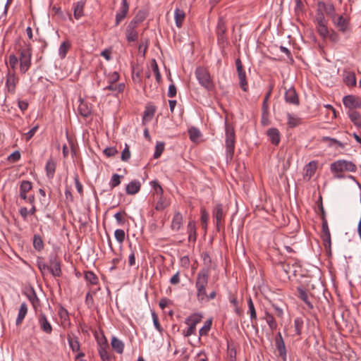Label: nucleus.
<instances>
[{"instance_id": "11", "label": "nucleus", "mask_w": 361, "mask_h": 361, "mask_svg": "<svg viewBox=\"0 0 361 361\" xmlns=\"http://www.w3.org/2000/svg\"><path fill=\"white\" fill-rule=\"evenodd\" d=\"M285 101L292 105L298 106L300 104V100L298 95L296 92L295 89L293 87H290L286 90L284 94Z\"/></svg>"}, {"instance_id": "44", "label": "nucleus", "mask_w": 361, "mask_h": 361, "mask_svg": "<svg viewBox=\"0 0 361 361\" xmlns=\"http://www.w3.org/2000/svg\"><path fill=\"white\" fill-rule=\"evenodd\" d=\"M85 279L92 285H95L98 282L97 276L91 271L85 272Z\"/></svg>"}, {"instance_id": "3", "label": "nucleus", "mask_w": 361, "mask_h": 361, "mask_svg": "<svg viewBox=\"0 0 361 361\" xmlns=\"http://www.w3.org/2000/svg\"><path fill=\"white\" fill-rule=\"evenodd\" d=\"M195 76L199 83L208 91L214 89V85L208 70L199 66L195 70Z\"/></svg>"}, {"instance_id": "31", "label": "nucleus", "mask_w": 361, "mask_h": 361, "mask_svg": "<svg viewBox=\"0 0 361 361\" xmlns=\"http://www.w3.org/2000/svg\"><path fill=\"white\" fill-rule=\"evenodd\" d=\"M185 12L179 8H176L174 11V18L176 25L178 27H180L183 25V22L185 19Z\"/></svg>"}, {"instance_id": "46", "label": "nucleus", "mask_w": 361, "mask_h": 361, "mask_svg": "<svg viewBox=\"0 0 361 361\" xmlns=\"http://www.w3.org/2000/svg\"><path fill=\"white\" fill-rule=\"evenodd\" d=\"M33 246L35 250L40 251L43 249L44 243L42 238L39 235H35L33 237Z\"/></svg>"}, {"instance_id": "52", "label": "nucleus", "mask_w": 361, "mask_h": 361, "mask_svg": "<svg viewBox=\"0 0 361 361\" xmlns=\"http://www.w3.org/2000/svg\"><path fill=\"white\" fill-rule=\"evenodd\" d=\"M152 68L155 74L156 80L157 82H159L161 80V75L159 70L158 65L155 59H153L152 61Z\"/></svg>"}, {"instance_id": "48", "label": "nucleus", "mask_w": 361, "mask_h": 361, "mask_svg": "<svg viewBox=\"0 0 361 361\" xmlns=\"http://www.w3.org/2000/svg\"><path fill=\"white\" fill-rule=\"evenodd\" d=\"M122 178V176H120L117 173L113 174L110 182H109V186L111 189L117 187L121 184V178Z\"/></svg>"}, {"instance_id": "21", "label": "nucleus", "mask_w": 361, "mask_h": 361, "mask_svg": "<svg viewBox=\"0 0 361 361\" xmlns=\"http://www.w3.org/2000/svg\"><path fill=\"white\" fill-rule=\"evenodd\" d=\"M141 183L139 180H134L130 182L126 188V192L128 195H135L140 190Z\"/></svg>"}, {"instance_id": "5", "label": "nucleus", "mask_w": 361, "mask_h": 361, "mask_svg": "<svg viewBox=\"0 0 361 361\" xmlns=\"http://www.w3.org/2000/svg\"><path fill=\"white\" fill-rule=\"evenodd\" d=\"M235 130L234 128L228 124H226V160L231 161L235 149Z\"/></svg>"}, {"instance_id": "58", "label": "nucleus", "mask_w": 361, "mask_h": 361, "mask_svg": "<svg viewBox=\"0 0 361 361\" xmlns=\"http://www.w3.org/2000/svg\"><path fill=\"white\" fill-rule=\"evenodd\" d=\"M164 149V145L162 142H159L156 145V149L154 153V158L158 159Z\"/></svg>"}, {"instance_id": "2", "label": "nucleus", "mask_w": 361, "mask_h": 361, "mask_svg": "<svg viewBox=\"0 0 361 361\" xmlns=\"http://www.w3.org/2000/svg\"><path fill=\"white\" fill-rule=\"evenodd\" d=\"M330 169L334 173V178L340 179L345 177L343 173V171L355 172L357 167L352 161L342 159L332 163L330 166Z\"/></svg>"}, {"instance_id": "61", "label": "nucleus", "mask_w": 361, "mask_h": 361, "mask_svg": "<svg viewBox=\"0 0 361 361\" xmlns=\"http://www.w3.org/2000/svg\"><path fill=\"white\" fill-rule=\"evenodd\" d=\"M209 219V214L204 209H201V221L203 228H206L207 226V221Z\"/></svg>"}, {"instance_id": "62", "label": "nucleus", "mask_w": 361, "mask_h": 361, "mask_svg": "<svg viewBox=\"0 0 361 361\" xmlns=\"http://www.w3.org/2000/svg\"><path fill=\"white\" fill-rule=\"evenodd\" d=\"M103 152L106 157H111L116 155L118 153V150L115 147H111L105 148Z\"/></svg>"}, {"instance_id": "32", "label": "nucleus", "mask_w": 361, "mask_h": 361, "mask_svg": "<svg viewBox=\"0 0 361 361\" xmlns=\"http://www.w3.org/2000/svg\"><path fill=\"white\" fill-rule=\"evenodd\" d=\"M188 240L195 242L196 240V227L194 221H189L188 224Z\"/></svg>"}, {"instance_id": "33", "label": "nucleus", "mask_w": 361, "mask_h": 361, "mask_svg": "<svg viewBox=\"0 0 361 361\" xmlns=\"http://www.w3.org/2000/svg\"><path fill=\"white\" fill-rule=\"evenodd\" d=\"M237 72H238V78H239V81H240V87L243 91L246 92L247 90L248 85H247V82L246 80L245 71L244 70H242V71H238Z\"/></svg>"}, {"instance_id": "28", "label": "nucleus", "mask_w": 361, "mask_h": 361, "mask_svg": "<svg viewBox=\"0 0 361 361\" xmlns=\"http://www.w3.org/2000/svg\"><path fill=\"white\" fill-rule=\"evenodd\" d=\"M85 2L80 1L73 6L74 17L75 19H80L84 15Z\"/></svg>"}, {"instance_id": "43", "label": "nucleus", "mask_w": 361, "mask_h": 361, "mask_svg": "<svg viewBox=\"0 0 361 361\" xmlns=\"http://www.w3.org/2000/svg\"><path fill=\"white\" fill-rule=\"evenodd\" d=\"M212 324V319H209L204 322V326L199 331V334L200 336L207 335L208 332L211 329Z\"/></svg>"}, {"instance_id": "50", "label": "nucleus", "mask_w": 361, "mask_h": 361, "mask_svg": "<svg viewBox=\"0 0 361 361\" xmlns=\"http://www.w3.org/2000/svg\"><path fill=\"white\" fill-rule=\"evenodd\" d=\"M303 322L300 318H296L294 320L295 332L298 336L301 335Z\"/></svg>"}, {"instance_id": "8", "label": "nucleus", "mask_w": 361, "mask_h": 361, "mask_svg": "<svg viewBox=\"0 0 361 361\" xmlns=\"http://www.w3.org/2000/svg\"><path fill=\"white\" fill-rule=\"evenodd\" d=\"M225 215L226 212L221 204H217L214 207L212 216L216 220V226L218 231H220Z\"/></svg>"}, {"instance_id": "15", "label": "nucleus", "mask_w": 361, "mask_h": 361, "mask_svg": "<svg viewBox=\"0 0 361 361\" xmlns=\"http://www.w3.org/2000/svg\"><path fill=\"white\" fill-rule=\"evenodd\" d=\"M98 352L101 359L103 361H109V355L108 353L109 345L106 340L104 338L102 341H98Z\"/></svg>"}, {"instance_id": "38", "label": "nucleus", "mask_w": 361, "mask_h": 361, "mask_svg": "<svg viewBox=\"0 0 361 361\" xmlns=\"http://www.w3.org/2000/svg\"><path fill=\"white\" fill-rule=\"evenodd\" d=\"M247 305H248V314H250V319L252 322L255 320L256 322L257 320V314L255 307L254 306V303L252 302V300L251 298H249L247 300Z\"/></svg>"}, {"instance_id": "14", "label": "nucleus", "mask_w": 361, "mask_h": 361, "mask_svg": "<svg viewBox=\"0 0 361 361\" xmlns=\"http://www.w3.org/2000/svg\"><path fill=\"white\" fill-rule=\"evenodd\" d=\"M276 348L278 350L279 355L281 357L283 361L286 360V348L282 338L281 334L280 332L278 333L277 336L275 340Z\"/></svg>"}, {"instance_id": "1", "label": "nucleus", "mask_w": 361, "mask_h": 361, "mask_svg": "<svg viewBox=\"0 0 361 361\" xmlns=\"http://www.w3.org/2000/svg\"><path fill=\"white\" fill-rule=\"evenodd\" d=\"M209 280V269L204 267L197 274L195 279L196 297L200 302H207L214 300L216 296V290L207 293V288Z\"/></svg>"}, {"instance_id": "17", "label": "nucleus", "mask_w": 361, "mask_h": 361, "mask_svg": "<svg viewBox=\"0 0 361 361\" xmlns=\"http://www.w3.org/2000/svg\"><path fill=\"white\" fill-rule=\"evenodd\" d=\"M80 101L78 108L79 114L85 118L90 116L92 114V105L83 99Z\"/></svg>"}, {"instance_id": "54", "label": "nucleus", "mask_w": 361, "mask_h": 361, "mask_svg": "<svg viewBox=\"0 0 361 361\" xmlns=\"http://www.w3.org/2000/svg\"><path fill=\"white\" fill-rule=\"evenodd\" d=\"M114 235H115L116 240L119 243H122L125 240V237H126L125 231L122 229H116L114 232Z\"/></svg>"}, {"instance_id": "30", "label": "nucleus", "mask_w": 361, "mask_h": 361, "mask_svg": "<svg viewBox=\"0 0 361 361\" xmlns=\"http://www.w3.org/2000/svg\"><path fill=\"white\" fill-rule=\"evenodd\" d=\"M27 313V307L25 302H23L20 305L18 317L16 321V325H20L22 324L24 318L25 317L26 314Z\"/></svg>"}, {"instance_id": "59", "label": "nucleus", "mask_w": 361, "mask_h": 361, "mask_svg": "<svg viewBox=\"0 0 361 361\" xmlns=\"http://www.w3.org/2000/svg\"><path fill=\"white\" fill-rule=\"evenodd\" d=\"M345 82L346 85L348 86L355 85H356V78H355V74H353V73L348 74L345 78Z\"/></svg>"}, {"instance_id": "51", "label": "nucleus", "mask_w": 361, "mask_h": 361, "mask_svg": "<svg viewBox=\"0 0 361 361\" xmlns=\"http://www.w3.org/2000/svg\"><path fill=\"white\" fill-rule=\"evenodd\" d=\"M271 92H272V88H270L269 90L267 92V94L264 98L262 109V111H264V113H268V109H269L268 101L271 97Z\"/></svg>"}, {"instance_id": "19", "label": "nucleus", "mask_w": 361, "mask_h": 361, "mask_svg": "<svg viewBox=\"0 0 361 361\" xmlns=\"http://www.w3.org/2000/svg\"><path fill=\"white\" fill-rule=\"evenodd\" d=\"M297 290L298 297L305 302L309 310H312L314 308V305L309 299L307 290L301 286L298 287Z\"/></svg>"}, {"instance_id": "40", "label": "nucleus", "mask_w": 361, "mask_h": 361, "mask_svg": "<svg viewBox=\"0 0 361 361\" xmlns=\"http://www.w3.org/2000/svg\"><path fill=\"white\" fill-rule=\"evenodd\" d=\"M150 185L154 190V192L156 195H159V197H163L164 190L158 180H154L150 182Z\"/></svg>"}, {"instance_id": "10", "label": "nucleus", "mask_w": 361, "mask_h": 361, "mask_svg": "<svg viewBox=\"0 0 361 361\" xmlns=\"http://www.w3.org/2000/svg\"><path fill=\"white\" fill-rule=\"evenodd\" d=\"M121 5L119 8V11L117 12L116 15L115 20V25L118 26L121 22L126 17L128 10H129V4L128 0H121Z\"/></svg>"}, {"instance_id": "16", "label": "nucleus", "mask_w": 361, "mask_h": 361, "mask_svg": "<svg viewBox=\"0 0 361 361\" xmlns=\"http://www.w3.org/2000/svg\"><path fill=\"white\" fill-rule=\"evenodd\" d=\"M38 323L41 329L46 334H50L52 332V326L44 314L41 313L39 315Z\"/></svg>"}, {"instance_id": "9", "label": "nucleus", "mask_w": 361, "mask_h": 361, "mask_svg": "<svg viewBox=\"0 0 361 361\" xmlns=\"http://www.w3.org/2000/svg\"><path fill=\"white\" fill-rule=\"evenodd\" d=\"M321 237L324 242V246L325 248H329L330 250L331 245V233L329 228L327 220L324 217L323 218Z\"/></svg>"}, {"instance_id": "24", "label": "nucleus", "mask_w": 361, "mask_h": 361, "mask_svg": "<svg viewBox=\"0 0 361 361\" xmlns=\"http://www.w3.org/2000/svg\"><path fill=\"white\" fill-rule=\"evenodd\" d=\"M183 226V216L179 212H177L173 218L171 222V228L174 231H178Z\"/></svg>"}, {"instance_id": "26", "label": "nucleus", "mask_w": 361, "mask_h": 361, "mask_svg": "<svg viewBox=\"0 0 361 361\" xmlns=\"http://www.w3.org/2000/svg\"><path fill=\"white\" fill-rule=\"evenodd\" d=\"M111 345L112 348L118 354H122L124 350V343L122 341L114 336L111 338Z\"/></svg>"}, {"instance_id": "53", "label": "nucleus", "mask_w": 361, "mask_h": 361, "mask_svg": "<svg viewBox=\"0 0 361 361\" xmlns=\"http://www.w3.org/2000/svg\"><path fill=\"white\" fill-rule=\"evenodd\" d=\"M316 23L317 25L326 24V20L325 19L324 15L320 9H318L317 12Z\"/></svg>"}, {"instance_id": "18", "label": "nucleus", "mask_w": 361, "mask_h": 361, "mask_svg": "<svg viewBox=\"0 0 361 361\" xmlns=\"http://www.w3.org/2000/svg\"><path fill=\"white\" fill-rule=\"evenodd\" d=\"M226 32V27L225 21L222 18H219L217 26H216V34L218 41L224 42L226 40L225 33Z\"/></svg>"}, {"instance_id": "12", "label": "nucleus", "mask_w": 361, "mask_h": 361, "mask_svg": "<svg viewBox=\"0 0 361 361\" xmlns=\"http://www.w3.org/2000/svg\"><path fill=\"white\" fill-rule=\"evenodd\" d=\"M332 21L336 28L343 33H345L348 30L349 20L343 16H336L332 19Z\"/></svg>"}, {"instance_id": "35", "label": "nucleus", "mask_w": 361, "mask_h": 361, "mask_svg": "<svg viewBox=\"0 0 361 361\" xmlns=\"http://www.w3.org/2000/svg\"><path fill=\"white\" fill-rule=\"evenodd\" d=\"M71 48V43L68 41L63 42L59 49V54L61 59L66 57L69 49Z\"/></svg>"}, {"instance_id": "56", "label": "nucleus", "mask_w": 361, "mask_h": 361, "mask_svg": "<svg viewBox=\"0 0 361 361\" xmlns=\"http://www.w3.org/2000/svg\"><path fill=\"white\" fill-rule=\"evenodd\" d=\"M130 158V152L129 149V147L127 144H126L125 148L123 149L121 152V159L123 161H127Z\"/></svg>"}, {"instance_id": "13", "label": "nucleus", "mask_w": 361, "mask_h": 361, "mask_svg": "<svg viewBox=\"0 0 361 361\" xmlns=\"http://www.w3.org/2000/svg\"><path fill=\"white\" fill-rule=\"evenodd\" d=\"M344 106L350 110L360 108L361 106V101L359 98L353 95L345 96L343 99Z\"/></svg>"}, {"instance_id": "39", "label": "nucleus", "mask_w": 361, "mask_h": 361, "mask_svg": "<svg viewBox=\"0 0 361 361\" xmlns=\"http://www.w3.org/2000/svg\"><path fill=\"white\" fill-rule=\"evenodd\" d=\"M322 141L323 142H329V147H333L335 145H338V147H339L341 148H344V147H345V145L343 143H342L341 142H340L339 140H338L335 138H331L330 137H327V136L323 137Z\"/></svg>"}, {"instance_id": "20", "label": "nucleus", "mask_w": 361, "mask_h": 361, "mask_svg": "<svg viewBox=\"0 0 361 361\" xmlns=\"http://www.w3.org/2000/svg\"><path fill=\"white\" fill-rule=\"evenodd\" d=\"M317 170V162L314 161H312L305 165L304 168V178L310 180L313 175L315 173Z\"/></svg>"}, {"instance_id": "36", "label": "nucleus", "mask_w": 361, "mask_h": 361, "mask_svg": "<svg viewBox=\"0 0 361 361\" xmlns=\"http://www.w3.org/2000/svg\"><path fill=\"white\" fill-rule=\"evenodd\" d=\"M288 125L290 128H295L300 125V118L290 114H287Z\"/></svg>"}, {"instance_id": "42", "label": "nucleus", "mask_w": 361, "mask_h": 361, "mask_svg": "<svg viewBox=\"0 0 361 361\" xmlns=\"http://www.w3.org/2000/svg\"><path fill=\"white\" fill-rule=\"evenodd\" d=\"M264 319H266V322L267 324L269 325L271 330H275L277 327V324L275 321V319L274 317L269 314V312H266Z\"/></svg>"}, {"instance_id": "7", "label": "nucleus", "mask_w": 361, "mask_h": 361, "mask_svg": "<svg viewBox=\"0 0 361 361\" xmlns=\"http://www.w3.org/2000/svg\"><path fill=\"white\" fill-rule=\"evenodd\" d=\"M18 82V78L16 76L15 72H12L8 69L6 75L5 87L6 92L11 94H15Z\"/></svg>"}, {"instance_id": "23", "label": "nucleus", "mask_w": 361, "mask_h": 361, "mask_svg": "<svg viewBox=\"0 0 361 361\" xmlns=\"http://www.w3.org/2000/svg\"><path fill=\"white\" fill-rule=\"evenodd\" d=\"M67 340L68 342V345L70 348L73 352H78L80 350V343L77 336L74 335L68 334Z\"/></svg>"}, {"instance_id": "22", "label": "nucleus", "mask_w": 361, "mask_h": 361, "mask_svg": "<svg viewBox=\"0 0 361 361\" xmlns=\"http://www.w3.org/2000/svg\"><path fill=\"white\" fill-rule=\"evenodd\" d=\"M267 135L269 137L271 143L277 145L280 142V133L277 128H271L267 130Z\"/></svg>"}, {"instance_id": "63", "label": "nucleus", "mask_w": 361, "mask_h": 361, "mask_svg": "<svg viewBox=\"0 0 361 361\" xmlns=\"http://www.w3.org/2000/svg\"><path fill=\"white\" fill-rule=\"evenodd\" d=\"M146 18L145 13L143 11H138L133 20L135 21L136 23L140 24Z\"/></svg>"}, {"instance_id": "6", "label": "nucleus", "mask_w": 361, "mask_h": 361, "mask_svg": "<svg viewBox=\"0 0 361 361\" xmlns=\"http://www.w3.org/2000/svg\"><path fill=\"white\" fill-rule=\"evenodd\" d=\"M202 318L201 314L195 313L186 319L185 323L188 325V328L185 334V336H190L195 333L196 325L201 322Z\"/></svg>"}, {"instance_id": "41", "label": "nucleus", "mask_w": 361, "mask_h": 361, "mask_svg": "<svg viewBox=\"0 0 361 361\" xmlns=\"http://www.w3.org/2000/svg\"><path fill=\"white\" fill-rule=\"evenodd\" d=\"M156 108L154 106H147L144 111L143 119L151 120L154 115Z\"/></svg>"}, {"instance_id": "55", "label": "nucleus", "mask_w": 361, "mask_h": 361, "mask_svg": "<svg viewBox=\"0 0 361 361\" xmlns=\"http://www.w3.org/2000/svg\"><path fill=\"white\" fill-rule=\"evenodd\" d=\"M317 30L319 34L323 37H326L329 35L326 24L317 25Z\"/></svg>"}, {"instance_id": "49", "label": "nucleus", "mask_w": 361, "mask_h": 361, "mask_svg": "<svg viewBox=\"0 0 361 361\" xmlns=\"http://www.w3.org/2000/svg\"><path fill=\"white\" fill-rule=\"evenodd\" d=\"M32 189V183L28 180H23L20 185V192L27 193Z\"/></svg>"}, {"instance_id": "4", "label": "nucleus", "mask_w": 361, "mask_h": 361, "mask_svg": "<svg viewBox=\"0 0 361 361\" xmlns=\"http://www.w3.org/2000/svg\"><path fill=\"white\" fill-rule=\"evenodd\" d=\"M20 53V73L25 74L30 68L32 49L30 44H25V47L19 49Z\"/></svg>"}, {"instance_id": "57", "label": "nucleus", "mask_w": 361, "mask_h": 361, "mask_svg": "<svg viewBox=\"0 0 361 361\" xmlns=\"http://www.w3.org/2000/svg\"><path fill=\"white\" fill-rule=\"evenodd\" d=\"M188 133L190 135V139L192 141L196 140L200 136V132L195 128H192L188 130Z\"/></svg>"}, {"instance_id": "60", "label": "nucleus", "mask_w": 361, "mask_h": 361, "mask_svg": "<svg viewBox=\"0 0 361 361\" xmlns=\"http://www.w3.org/2000/svg\"><path fill=\"white\" fill-rule=\"evenodd\" d=\"M18 62V59L15 54H11L9 56V59H8L9 66L13 71L16 69Z\"/></svg>"}, {"instance_id": "25", "label": "nucleus", "mask_w": 361, "mask_h": 361, "mask_svg": "<svg viewBox=\"0 0 361 361\" xmlns=\"http://www.w3.org/2000/svg\"><path fill=\"white\" fill-rule=\"evenodd\" d=\"M56 164L55 161L52 158H50L47 161L46 166H45L47 176L49 178H52L54 177V173L56 171Z\"/></svg>"}, {"instance_id": "64", "label": "nucleus", "mask_w": 361, "mask_h": 361, "mask_svg": "<svg viewBox=\"0 0 361 361\" xmlns=\"http://www.w3.org/2000/svg\"><path fill=\"white\" fill-rule=\"evenodd\" d=\"M38 267L43 276L49 274V265L45 263H38Z\"/></svg>"}, {"instance_id": "27", "label": "nucleus", "mask_w": 361, "mask_h": 361, "mask_svg": "<svg viewBox=\"0 0 361 361\" xmlns=\"http://www.w3.org/2000/svg\"><path fill=\"white\" fill-rule=\"evenodd\" d=\"M318 6L319 8H322L326 13V14L331 17V19L334 18L336 16L335 12V7L332 4H326L325 3L320 1L318 3Z\"/></svg>"}, {"instance_id": "45", "label": "nucleus", "mask_w": 361, "mask_h": 361, "mask_svg": "<svg viewBox=\"0 0 361 361\" xmlns=\"http://www.w3.org/2000/svg\"><path fill=\"white\" fill-rule=\"evenodd\" d=\"M126 35L128 42H134L138 39V32L137 30H126Z\"/></svg>"}, {"instance_id": "47", "label": "nucleus", "mask_w": 361, "mask_h": 361, "mask_svg": "<svg viewBox=\"0 0 361 361\" xmlns=\"http://www.w3.org/2000/svg\"><path fill=\"white\" fill-rule=\"evenodd\" d=\"M169 204L167 203L166 199L163 197H159L157 202L155 205V209L157 211H162L165 208L168 207Z\"/></svg>"}, {"instance_id": "37", "label": "nucleus", "mask_w": 361, "mask_h": 361, "mask_svg": "<svg viewBox=\"0 0 361 361\" xmlns=\"http://www.w3.org/2000/svg\"><path fill=\"white\" fill-rule=\"evenodd\" d=\"M49 273L54 277H59L62 273L61 263H54V265H49Z\"/></svg>"}, {"instance_id": "29", "label": "nucleus", "mask_w": 361, "mask_h": 361, "mask_svg": "<svg viewBox=\"0 0 361 361\" xmlns=\"http://www.w3.org/2000/svg\"><path fill=\"white\" fill-rule=\"evenodd\" d=\"M28 300L32 303L33 307L36 309L39 305V300L37 298L35 291L32 288L28 290L26 293Z\"/></svg>"}, {"instance_id": "34", "label": "nucleus", "mask_w": 361, "mask_h": 361, "mask_svg": "<svg viewBox=\"0 0 361 361\" xmlns=\"http://www.w3.org/2000/svg\"><path fill=\"white\" fill-rule=\"evenodd\" d=\"M348 116L350 121L357 127L361 126V115L354 110H350Z\"/></svg>"}]
</instances>
